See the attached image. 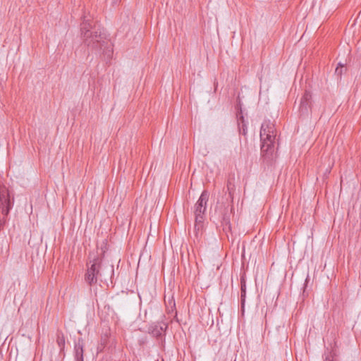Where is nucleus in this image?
Here are the masks:
<instances>
[{"mask_svg":"<svg viewBox=\"0 0 361 361\" xmlns=\"http://www.w3.org/2000/svg\"><path fill=\"white\" fill-rule=\"evenodd\" d=\"M90 20L84 17L81 23V36L84 44L97 54L103 55L105 59H110L113 55L112 44L106 38L103 29L92 27Z\"/></svg>","mask_w":361,"mask_h":361,"instance_id":"1","label":"nucleus"},{"mask_svg":"<svg viewBox=\"0 0 361 361\" xmlns=\"http://www.w3.org/2000/svg\"><path fill=\"white\" fill-rule=\"evenodd\" d=\"M276 137V130L274 124L269 120L264 121L260 130L261 153L264 159L267 162L272 161L274 159Z\"/></svg>","mask_w":361,"mask_h":361,"instance_id":"2","label":"nucleus"},{"mask_svg":"<svg viewBox=\"0 0 361 361\" xmlns=\"http://www.w3.org/2000/svg\"><path fill=\"white\" fill-rule=\"evenodd\" d=\"M102 261L101 257L94 253L89 254V262L87 264V270L84 279L90 286H92L97 283Z\"/></svg>","mask_w":361,"mask_h":361,"instance_id":"3","label":"nucleus"},{"mask_svg":"<svg viewBox=\"0 0 361 361\" xmlns=\"http://www.w3.org/2000/svg\"><path fill=\"white\" fill-rule=\"evenodd\" d=\"M209 193L207 190H203L198 200L195 204V219L200 220L205 219V212L207 210V202L209 200Z\"/></svg>","mask_w":361,"mask_h":361,"instance_id":"4","label":"nucleus"},{"mask_svg":"<svg viewBox=\"0 0 361 361\" xmlns=\"http://www.w3.org/2000/svg\"><path fill=\"white\" fill-rule=\"evenodd\" d=\"M168 328V324L161 321L152 324L148 328L149 334L155 337H159L166 331Z\"/></svg>","mask_w":361,"mask_h":361,"instance_id":"5","label":"nucleus"},{"mask_svg":"<svg viewBox=\"0 0 361 361\" xmlns=\"http://www.w3.org/2000/svg\"><path fill=\"white\" fill-rule=\"evenodd\" d=\"M312 94L310 92L305 91L300 99V113L301 115H307L311 105Z\"/></svg>","mask_w":361,"mask_h":361,"instance_id":"6","label":"nucleus"},{"mask_svg":"<svg viewBox=\"0 0 361 361\" xmlns=\"http://www.w3.org/2000/svg\"><path fill=\"white\" fill-rule=\"evenodd\" d=\"M0 202L3 206L2 212L6 215L11 207L9 192L7 190H3L0 192Z\"/></svg>","mask_w":361,"mask_h":361,"instance_id":"7","label":"nucleus"},{"mask_svg":"<svg viewBox=\"0 0 361 361\" xmlns=\"http://www.w3.org/2000/svg\"><path fill=\"white\" fill-rule=\"evenodd\" d=\"M84 341L80 338L75 343V361H84L83 350Z\"/></svg>","mask_w":361,"mask_h":361,"instance_id":"8","label":"nucleus"},{"mask_svg":"<svg viewBox=\"0 0 361 361\" xmlns=\"http://www.w3.org/2000/svg\"><path fill=\"white\" fill-rule=\"evenodd\" d=\"M204 220H200L199 221V219H195L194 232L195 238L194 241H200L204 228Z\"/></svg>","mask_w":361,"mask_h":361,"instance_id":"9","label":"nucleus"},{"mask_svg":"<svg viewBox=\"0 0 361 361\" xmlns=\"http://www.w3.org/2000/svg\"><path fill=\"white\" fill-rule=\"evenodd\" d=\"M234 175L229 177V178L227 180V191L228 192L229 197L231 198V201L233 202V195L235 190V186L234 184Z\"/></svg>","mask_w":361,"mask_h":361,"instance_id":"10","label":"nucleus"},{"mask_svg":"<svg viewBox=\"0 0 361 361\" xmlns=\"http://www.w3.org/2000/svg\"><path fill=\"white\" fill-rule=\"evenodd\" d=\"M240 301H241V307L243 310L245 302V296H246V284L244 279H241L240 280Z\"/></svg>","mask_w":361,"mask_h":361,"instance_id":"11","label":"nucleus"},{"mask_svg":"<svg viewBox=\"0 0 361 361\" xmlns=\"http://www.w3.org/2000/svg\"><path fill=\"white\" fill-rule=\"evenodd\" d=\"M56 342L61 351L63 350L65 347V338L62 333L57 334Z\"/></svg>","mask_w":361,"mask_h":361,"instance_id":"12","label":"nucleus"},{"mask_svg":"<svg viewBox=\"0 0 361 361\" xmlns=\"http://www.w3.org/2000/svg\"><path fill=\"white\" fill-rule=\"evenodd\" d=\"M346 68L345 67V65L341 63H338L337 67L336 68V70H335V74L339 77L340 78H341V75L342 74L346 71Z\"/></svg>","mask_w":361,"mask_h":361,"instance_id":"13","label":"nucleus"},{"mask_svg":"<svg viewBox=\"0 0 361 361\" xmlns=\"http://www.w3.org/2000/svg\"><path fill=\"white\" fill-rule=\"evenodd\" d=\"M222 224L224 226V230L225 231V232H227L228 231H231V223H230L229 216H226V214L224 215Z\"/></svg>","mask_w":361,"mask_h":361,"instance_id":"14","label":"nucleus"},{"mask_svg":"<svg viewBox=\"0 0 361 361\" xmlns=\"http://www.w3.org/2000/svg\"><path fill=\"white\" fill-rule=\"evenodd\" d=\"M335 355H336V353L333 351H329L328 353H325L324 361H336L334 360Z\"/></svg>","mask_w":361,"mask_h":361,"instance_id":"15","label":"nucleus"},{"mask_svg":"<svg viewBox=\"0 0 361 361\" xmlns=\"http://www.w3.org/2000/svg\"><path fill=\"white\" fill-rule=\"evenodd\" d=\"M240 133L244 135L247 134V130L244 124L242 125V127H240Z\"/></svg>","mask_w":361,"mask_h":361,"instance_id":"16","label":"nucleus"},{"mask_svg":"<svg viewBox=\"0 0 361 361\" xmlns=\"http://www.w3.org/2000/svg\"><path fill=\"white\" fill-rule=\"evenodd\" d=\"M172 302H173V306L171 307V310H169V309L168 310L169 314L172 313L173 312L175 311V306H176L175 301L173 300Z\"/></svg>","mask_w":361,"mask_h":361,"instance_id":"17","label":"nucleus"},{"mask_svg":"<svg viewBox=\"0 0 361 361\" xmlns=\"http://www.w3.org/2000/svg\"><path fill=\"white\" fill-rule=\"evenodd\" d=\"M119 1H120V0H113L114 4H117Z\"/></svg>","mask_w":361,"mask_h":361,"instance_id":"18","label":"nucleus"},{"mask_svg":"<svg viewBox=\"0 0 361 361\" xmlns=\"http://www.w3.org/2000/svg\"><path fill=\"white\" fill-rule=\"evenodd\" d=\"M234 361H235V360H234Z\"/></svg>","mask_w":361,"mask_h":361,"instance_id":"19","label":"nucleus"}]
</instances>
